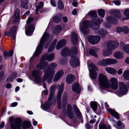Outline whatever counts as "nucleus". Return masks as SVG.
Instances as JSON below:
<instances>
[{"label":"nucleus","mask_w":129,"mask_h":129,"mask_svg":"<svg viewBox=\"0 0 129 129\" xmlns=\"http://www.w3.org/2000/svg\"><path fill=\"white\" fill-rule=\"evenodd\" d=\"M43 72L45 73L44 75L43 78L40 76L42 73V71L39 70H36L33 71L31 73L32 77L35 78L34 81L36 83H42L47 81L48 83H51L52 79L55 73L54 70H48L46 71L45 70L43 71Z\"/></svg>","instance_id":"obj_1"},{"label":"nucleus","mask_w":129,"mask_h":129,"mask_svg":"<svg viewBox=\"0 0 129 129\" xmlns=\"http://www.w3.org/2000/svg\"><path fill=\"white\" fill-rule=\"evenodd\" d=\"M77 49L75 46L72 47L70 51L67 47H65V56L70 55L71 58L70 61V66L75 68L79 66L80 63L78 58L75 56L77 53Z\"/></svg>","instance_id":"obj_2"},{"label":"nucleus","mask_w":129,"mask_h":129,"mask_svg":"<svg viewBox=\"0 0 129 129\" xmlns=\"http://www.w3.org/2000/svg\"><path fill=\"white\" fill-rule=\"evenodd\" d=\"M49 37L50 35L48 33H44L35 52V54L36 56H38L41 52L43 49L44 44L46 42H50L51 40L49 39Z\"/></svg>","instance_id":"obj_3"},{"label":"nucleus","mask_w":129,"mask_h":129,"mask_svg":"<svg viewBox=\"0 0 129 129\" xmlns=\"http://www.w3.org/2000/svg\"><path fill=\"white\" fill-rule=\"evenodd\" d=\"M117 60L115 59L107 58L100 60L98 61V65L103 66H106L108 65L113 64L117 63Z\"/></svg>","instance_id":"obj_4"},{"label":"nucleus","mask_w":129,"mask_h":129,"mask_svg":"<svg viewBox=\"0 0 129 129\" xmlns=\"http://www.w3.org/2000/svg\"><path fill=\"white\" fill-rule=\"evenodd\" d=\"M98 78L99 83L101 85L105 87L109 88L108 80L104 75L102 73L100 74Z\"/></svg>","instance_id":"obj_5"},{"label":"nucleus","mask_w":129,"mask_h":129,"mask_svg":"<svg viewBox=\"0 0 129 129\" xmlns=\"http://www.w3.org/2000/svg\"><path fill=\"white\" fill-rule=\"evenodd\" d=\"M83 26H80V30L81 32L84 35L88 34L89 31V26L90 24V22L85 20L83 22Z\"/></svg>","instance_id":"obj_6"},{"label":"nucleus","mask_w":129,"mask_h":129,"mask_svg":"<svg viewBox=\"0 0 129 129\" xmlns=\"http://www.w3.org/2000/svg\"><path fill=\"white\" fill-rule=\"evenodd\" d=\"M127 89L125 84L122 82L119 83V90L117 92V94L119 96H121L127 93Z\"/></svg>","instance_id":"obj_7"},{"label":"nucleus","mask_w":129,"mask_h":129,"mask_svg":"<svg viewBox=\"0 0 129 129\" xmlns=\"http://www.w3.org/2000/svg\"><path fill=\"white\" fill-rule=\"evenodd\" d=\"M64 84L61 83L57 95V100L58 101V107L59 109H61V94L64 89Z\"/></svg>","instance_id":"obj_8"},{"label":"nucleus","mask_w":129,"mask_h":129,"mask_svg":"<svg viewBox=\"0 0 129 129\" xmlns=\"http://www.w3.org/2000/svg\"><path fill=\"white\" fill-rule=\"evenodd\" d=\"M90 66L92 69L90 70V78L92 79H95L97 77V73L94 70L97 71L98 70V69L95 66L93 63H91Z\"/></svg>","instance_id":"obj_9"},{"label":"nucleus","mask_w":129,"mask_h":129,"mask_svg":"<svg viewBox=\"0 0 129 129\" xmlns=\"http://www.w3.org/2000/svg\"><path fill=\"white\" fill-rule=\"evenodd\" d=\"M109 87H110L112 89L116 90L118 86V81L117 79L114 77L111 78L109 80Z\"/></svg>","instance_id":"obj_10"},{"label":"nucleus","mask_w":129,"mask_h":129,"mask_svg":"<svg viewBox=\"0 0 129 129\" xmlns=\"http://www.w3.org/2000/svg\"><path fill=\"white\" fill-rule=\"evenodd\" d=\"M22 120L20 118H16L14 123H12L11 124V127L12 129H20Z\"/></svg>","instance_id":"obj_11"},{"label":"nucleus","mask_w":129,"mask_h":129,"mask_svg":"<svg viewBox=\"0 0 129 129\" xmlns=\"http://www.w3.org/2000/svg\"><path fill=\"white\" fill-rule=\"evenodd\" d=\"M88 41L92 44H95L99 43L101 37L98 36H88Z\"/></svg>","instance_id":"obj_12"},{"label":"nucleus","mask_w":129,"mask_h":129,"mask_svg":"<svg viewBox=\"0 0 129 129\" xmlns=\"http://www.w3.org/2000/svg\"><path fill=\"white\" fill-rule=\"evenodd\" d=\"M67 115L69 118L71 119H74L76 116L73 112L72 111V106L70 105L67 106Z\"/></svg>","instance_id":"obj_13"},{"label":"nucleus","mask_w":129,"mask_h":129,"mask_svg":"<svg viewBox=\"0 0 129 129\" xmlns=\"http://www.w3.org/2000/svg\"><path fill=\"white\" fill-rule=\"evenodd\" d=\"M54 57V53H52L48 55V53H46L43 56L41 60L45 61L46 59L47 61H50L53 59Z\"/></svg>","instance_id":"obj_14"},{"label":"nucleus","mask_w":129,"mask_h":129,"mask_svg":"<svg viewBox=\"0 0 129 129\" xmlns=\"http://www.w3.org/2000/svg\"><path fill=\"white\" fill-rule=\"evenodd\" d=\"M44 61L42 60L41 59L40 63L36 66V67L38 69L41 70L43 69L48 66V62L47 61L44 62Z\"/></svg>","instance_id":"obj_15"},{"label":"nucleus","mask_w":129,"mask_h":129,"mask_svg":"<svg viewBox=\"0 0 129 129\" xmlns=\"http://www.w3.org/2000/svg\"><path fill=\"white\" fill-rule=\"evenodd\" d=\"M119 43L117 41H111L108 42L107 44V48L110 47L112 50L117 48L118 46Z\"/></svg>","instance_id":"obj_16"},{"label":"nucleus","mask_w":129,"mask_h":129,"mask_svg":"<svg viewBox=\"0 0 129 129\" xmlns=\"http://www.w3.org/2000/svg\"><path fill=\"white\" fill-rule=\"evenodd\" d=\"M63 72L62 70H59L56 74L53 80L54 82L57 81L63 76Z\"/></svg>","instance_id":"obj_17"},{"label":"nucleus","mask_w":129,"mask_h":129,"mask_svg":"<svg viewBox=\"0 0 129 129\" xmlns=\"http://www.w3.org/2000/svg\"><path fill=\"white\" fill-rule=\"evenodd\" d=\"M75 76L72 74L68 75L66 78V82L69 84H71L75 80Z\"/></svg>","instance_id":"obj_18"},{"label":"nucleus","mask_w":129,"mask_h":129,"mask_svg":"<svg viewBox=\"0 0 129 129\" xmlns=\"http://www.w3.org/2000/svg\"><path fill=\"white\" fill-rule=\"evenodd\" d=\"M71 40L73 45H75L77 43L78 38L77 34L75 33H72L71 35Z\"/></svg>","instance_id":"obj_19"},{"label":"nucleus","mask_w":129,"mask_h":129,"mask_svg":"<svg viewBox=\"0 0 129 129\" xmlns=\"http://www.w3.org/2000/svg\"><path fill=\"white\" fill-rule=\"evenodd\" d=\"M116 30L118 32L122 31L125 34H127L129 32V29L126 26H125L123 27H118Z\"/></svg>","instance_id":"obj_20"},{"label":"nucleus","mask_w":129,"mask_h":129,"mask_svg":"<svg viewBox=\"0 0 129 129\" xmlns=\"http://www.w3.org/2000/svg\"><path fill=\"white\" fill-rule=\"evenodd\" d=\"M112 50L110 47L107 48H107L104 49L103 51V54L104 56H108L111 54L112 53Z\"/></svg>","instance_id":"obj_21"},{"label":"nucleus","mask_w":129,"mask_h":129,"mask_svg":"<svg viewBox=\"0 0 129 129\" xmlns=\"http://www.w3.org/2000/svg\"><path fill=\"white\" fill-rule=\"evenodd\" d=\"M20 14V11L18 9H17L15 10L14 17L15 18L14 20V22L15 23H17L20 20L19 15Z\"/></svg>","instance_id":"obj_22"},{"label":"nucleus","mask_w":129,"mask_h":129,"mask_svg":"<svg viewBox=\"0 0 129 129\" xmlns=\"http://www.w3.org/2000/svg\"><path fill=\"white\" fill-rule=\"evenodd\" d=\"M113 56L115 58L118 59H120L123 57V53L120 51L116 52L113 54Z\"/></svg>","instance_id":"obj_23"},{"label":"nucleus","mask_w":129,"mask_h":129,"mask_svg":"<svg viewBox=\"0 0 129 129\" xmlns=\"http://www.w3.org/2000/svg\"><path fill=\"white\" fill-rule=\"evenodd\" d=\"M107 111L112 115L114 116L117 119H119V117L118 113L115 111L111 109H108Z\"/></svg>","instance_id":"obj_24"},{"label":"nucleus","mask_w":129,"mask_h":129,"mask_svg":"<svg viewBox=\"0 0 129 129\" xmlns=\"http://www.w3.org/2000/svg\"><path fill=\"white\" fill-rule=\"evenodd\" d=\"M64 40L63 39L61 40L58 42L56 46V48L58 50L64 46Z\"/></svg>","instance_id":"obj_25"},{"label":"nucleus","mask_w":129,"mask_h":129,"mask_svg":"<svg viewBox=\"0 0 129 129\" xmlns=\"http://www.w3.org/2000/svg\"><path fill=\"white\" fill-rule=\"evenodd\" d=\"M17 75V73L16 72H13L12 73L9 77L7 79V81L9 82L12 81L16 77Z\"/></svg>","instance_id":"obj_26"},{"label":"nucleus","mask_w":129,"mask_h":129,"mask_svg":"<svg viewBox=\"0 0 129 129\" xmlns=\"http://www.w3.org/2000/svg\"><path fill=\"white\" fill-rule=\"evenodd\" d=\"M13 51L11 50L9 52H4V56L6 59H9L13 54Z\"/></svg>","instance_id":"obj_27"},{"label":"nucleus","mask_w":129,"mask_h":129,"mask_svg":"<svg viewBox=\"0 0 129 129\" xmlns=\"http://www.w3.org/2000/svg\"><path fill=\"white\" fill-rule=\"evenodd\" d=\"M62 16L61 13H59L58 15H57L53 17V20L54 22L56 23H58L61 21V19L60 18Z\"/></svg>","instance_id":"obj_28"},{"label":"nucleus","mask_w":129,"mask_h":129,"mask_svg":"<svg viewBox=\"0 0 129 129\" xmlns=\"http://www.w3.org/2000/svg\"><path fill=\"white\" fill-rule=\"evenodd\" d=\"M98 34L101 35V38H104L105 36L107 35L108 32L106 30H104L102 29H100L99 30Z\"/></svg>","instance_id":"obj_29"},{"label":"nucleus","mask_w":129,"mask_h":129,"mask_svg":"<svg viewBox=\"0 0 129 129\" xmlns=\"http://www.w3.org/2000/svg\"><path fill=\"white\" fill-rule=\"evenodd\" d=\"M72 90L73 91L79 93L80 91L79 88V84L77 83L74 84L72 87Z\"/></svg>","instance_id":"obj_30"},{"label":"nucleus","mask_w":129,"mask_h":129,"mask_svg":"<svg viewBox=\"0 0 129 129\" xmlns=\"http://www.w3.org/2000/svg\"><path fill=\"white\" fill-rule=\"evenodd\" d=\"M99 49L96 48H94L90 50L89 51V53L90 54L92 55L94 57H98L96 52L98 51Z\"/></svg>","instance_id":"obj_31"},{"label":"nucleus","mask_w":129,"mask_h":129,"mask_svg":"<svg viewBox=\"0 0 129 129\" xmlns=\"http://www.w3.org/2000/svg\"><path fill=\"white\" fill-rule=\"evenodd\" d=\"M34 27L33 25H30L29 26L28 29L27 30H25L26 34L28 36H30V34L32 33L34 30Z\"/></svg>","instance_id":"obj_32"},{"label":"nucleus","mask_w":129,"mask_h":129,"mask_svg":"<svg viewBox=\"0 0 129 129\" xmlns=\"http://www.w3.org/2000/svg\"><path fill=\"white\" fill-rule=\"evenodd\" d=\"M105 70L107 72L111 74H114L117 72V71L115 69L110 67H107Z\"/></svg>","instance_id":"obj_33"},{"label":"nucleus","mask_w":129,"mask_h":129,"mask_svg":"<svg viewBox=\"0 0 129 129\" xmlns=\"http://www.w3.org/2000/svg\"><path fill=\"white\" fill-rule=\"evenodd\" d=\"M61 29V26L59 25H57L54 28L52 31L53 33L54 34H57L60 31Z\"/></svg>","instance_id":"obj_34"},{"label":"nucleus","mask_w":129,"mask_h":129,"mask_svg":"<svg viewBox=\"0 0 129 129\" xmlns=\"http://www.w3.org/2000/svg\"><path fill=\"white\" fill-rule=\"evenodd\" d=\"M73 107L74 110L77 117L79 118L81 117V115L77 107L75 105H73Z\"/></svg>","instance_id":"obj_35"},{"label":"nucleus","mask_w":129,"mask_h":129,"mask_svg":"<svg viewBox=\"0 0 129 129\" xmlns=\"http://www.w3.org/2000/svg\"><path fill=\"white\" fill-rule=\"evenodd\" d=\"M31 123L29 122L28 121H25L22 125V127L23 129H26L30 127Z\"/></svg>","instance_id":"obj_36"},{"label":"nucleus","mask_w":129,"mask_h":129,"mask_svg":"<svg viewBox=\"0 0 129 129\" xmlns=\"http://www.w3.org/2000/svg\"><path fill=\"white\" fill-rule=\"evenodd\" d=\"M107 20L109 23H116V19L113 17H108L107 18Z\"/></svg>","instance_id":"obj_37"},{"label":"nucleus","mask_w":129,"mask_h":129,"mask_svg":"<svg viewBox=\"0 0 129 129\" xmlns=\"http://www.w3.org/2000/svg\"><path fill=\"white\" fill-rule=\"evenodd\" d=\"M124 78L126 79H129V70H126L124 71L123 74Z\"/></svg>","instance_id":"obj_38"},{"label":"nucleus","mask_w":129,"mask_h":129,"mask_svg":"<svg viewBox=\"0 0 129 129\" xmlns=\"http://www.w3.org/2000/svg\"><path fill=\"white\" fill-rule=\"evenodd\" d=\"M58 8L59 9L62 10L64 9L63 3L61 0H59L58 1Z\"/></svg>","instance_id":"obj_39"},{"label":"nucleus","mask_w":129,"mask_h":129,"mask_svg":"<svg viewBox=\"0 0 129 129\" xmlns=\"http://www.w3.org/2000/svg\"><path fill=\"white\" fill-rule=\"evenodd\" d=\"M90 105L91 108L94 111H96L97 107V103L96 102H91L90 104Z\"/></svg>","instance_id":"obj_40"},{"label":"nucleus","mask_w":129,"mask_h":129,"mask_svg":"<svg viewBox=\"0 0 129 129\" xmlns=\"http://www.w3.org/2000/svg\"><path fill=\"white\" fill-rule=\"evenodd\" d=\"M51 104V102L47 101L43 105V107L44 109H48L50 108Z\"/></svg>","instance_id":"obj_41"},{"label":"nucleus","mask_w":129,"mask_h":129,"mask_svg":"<svg viewBox=\"0 0 129 129\" xmlns=\"http://www.w3.org/2000/svg\"><path fill=\"white\" fill-rule=\"evenodd\" d=\"M44 4L43 3L40 2V3L39 5L36 6V14H38L37 12L39 11V9H41L43 7Z\"/></svg>","instance_id":"obj_42"},{"label":"nucleus","mask_w":129,"mask_h":129,"mask_svg":"<svg viewBox=\"0 0 129 129\" xmlns=\"http://www.w3.org/2000/svg\"><path fill=\"white\" fill-rule=\"evenodd\" d=\"M116 127L118 129H123L124 128V124L120 121L117 122Z\"/></svg>","instance_id":"obj_43"},{"label":"nucleus","mask_w":129,"mask_h":129,"mask_svg":"<svg viewBox=\"0 0 129 129\" xmlns=\"http://www.w3.org/2000/svg\"><path fill=\"white\" fill-rule=\"evenodd\" d=\"M57 66V64L54 62H52L48 66L49 68L51 69H55Z\"/></svg>","instance_id":"obj_44"},{"label":"nucleus","mask_w":129,"mask_h":129,"mask_svg":"<svg viewBox=\"0 0 129 129\" xmlns=\"http://www.w3.org/2000/svg\"><path fill=\"white\" fill-rule=\"evenodd\" d=\"M56 87L55 85H52L50 88V93L54 94Z\"/></svg>","instance_id":"obj_45"},{"label":"nucleus","mask_w":129,"mask_h":129,"mask_svg":"<svg viewBox=\"0 0 129 129\" xmlns=\"http://www.w3.org/2000/svg\"><path fill=\"white\" fill-rule=\"evenodd\" d=\"M98 13L99 15L100 16L102 17H104L105 14V12L103 9H100L98 11Z\"/></svg>","instance_id":"obj_46"},{"label":"nucleus","mask_w":129,"mask_h":129,"mask_svg":"<svg viewBox=\"0 0 129 129\" xmlns=\"http://www.w3.org/2000/svg\"><path fill=\"white\" fill-rule=\"evenodd\" d=\"M123 50L126 53L129 54V44H127L124 46Z\"/></svg>","instance_id":"obj_47"},{"label":"nucleus","mask_w":129,"mask_h":129,"mask_svg":"<svg viewBox=\"0 0 129 129\" xmlns=\"http://www.w3.org/2000/svg\"><path fill=\"white\" fill-rule=\"evenodd\" d=\"M16 26H14L11 28L10 30V33L12 35L16 33Z\"/></svg>","instance_id":"obj_48"},{"label":"nucleus","mask_w":129,"mask_h":129,"mask_svg":"<svg viewBox=\"0 0 129 129\" xmlns=\"http://www.w3.org/2000/svg\"><path fill=\"white\" fill-rule=\"evenodd\" d=\"M28 1H25L22 2L21 4V6L22 7L24 8L26 7L25 9H27V6L28 4Z\"/></svg>","instance_id":"obj_49"},{"label":"nucleus","mask_w":129,"mask_h":129,"mask_svg":"<svg viewBox=\"0 0 129 129\" xmlns=\"http://www.w3.org/2000/svg\"><path fill=\"white\" fill-rule=\"evenodd\" d=\"M88 15L90 16L91 17H95L97 15L96 12L95 11H91L88 13Z\"/></svg>","instance_id":"obj_50"},{"label":"nucleus","mask_w":129,"mask_h":129,"mask_svg":"<svg viewBox=\"0 0 129 129\" xmlns=\"http://www.w3.org/2000/svg\"><path fill=\"white\" fill-rule=\"evenodd\" d=\"M123 14L127 16V18H125V19H129V9H126L124 12Z\"/></svg>","instance_id":"obj_51"},{"label":"nucleus","mask_w":129,"mask_h":129,"mask_svg":"<svg viewBox=\"0 0 129 129\" xmlns=\"http://www.w3.org/2000/svg\"><path fill=\"white\" fill-rule=\"evenodd\" d=\"M99 129H108V128L105 124H103L99 125Z\"/></svg>","instance_id":"obj_52"},{"label":"nucleus","mask_w":129,"mask_h":129,"mask_svg":"<svg viewBox=\"0 0 129 129\" xmlns=\"http://www.w3.org/2000/svg\"><path fill=\"white\" fill-rule=\"evenodd\" d=\"M55 48V47L51 45L49 47L48 49V52H52Z\"/></svg>","instance_id":"obj_53"},{"label":"nucleus","mask_w":129,"mask_h":129,"mask_svg":"<svg viewBox=\"0 0 129 129\" xmlns=\"http://www.w3.org/2000/svg\"><path fill=\"white\" fill-rule=\"evenodd\" d=\"M85 126L87 129H89L93 127V126L91 125L88 123H86Z\"/></svg>","instance_id":"obj_54"},{"label":"nucleus","mask_w":129,"mask_h":129,"mask_svg":"<svg viewBox=\"0 0 129 129\" xmlns=\"http://www.w3.org/2000/svg\"><path fill=\"white\" fill-rule=\"evenodd\" d=\"M34 20L32 17H29L27 21V23L28 24L32 22Z\"/></svg>","instance_id":"obj_55"},{"label":"nucleus","mask_w":129,"mask_h":129,"mask_svg":"<svg viewBox=\"0 0 129 129\" xmlns=\"http://www.w3.org/2000/svg\"><path fill=\"white\" fill-rule=\"evenodd\" d=\"M54 94L50 93V95L48 100V101L51 102V100L52 99L53 97Z\"/></svg>","instance_id":"obj_56"},{"label":"nucleus","mask_w":129,"mask_h":129,"mask_svg":"<svg viewBox=\"0 0 129 129\" xmlns=\"http://www.w3.org/2000/svg\"><path fill=\"white\" fill-rule=\"evenodd\" d=\"M4 77V72L1 71L0 73V78L3 79Z\"/></svg>","instance_id":"obj_57"},{"label":"nucleus","mask_w":129,"mask_h":129,"mask_svg":"<svg viewBox=\"0 0 129 129\" xmlns=\"http://www.w3.org/2000/svg\"><path fill=\"white\" fill-rule=\"evenodd\" d=\"M113 3L115 5L118 6L120 4V3L118 1H113Z\"/></svg>","instance_id":"obj_58"},{"label":"nucleus","mask_w":129,"mask_h":129,"mask_svg":"<svg viewBox=\"0 0 129 129\" xmlns=\"http://www.w3.org/2000/svg\"><path fill=\"white\" fill-rule=\"evenodd\" d=\"M57 39H55L54 40L53 42L52 43V44L51 45L52 46L55 47L56 42H57Z\"/></svg>","instance_id":"obj_59"},{"label":"nucleus","mask_w":129,"mask_h":129,"mask_svg":"<svg viewBox=\"0 0 129 129\" xmlns=\"http://www.w3.org/2000/svg\"><path fill=\"white\" fill-rule=\"evenodd\" d=\"M60 54L62 56H64V49L63 48L61 50Z\"/></svg>","instance_id":"obj_60"},{"label":"nucleus","mask_w":129,"mask_h":129,"mask_svg":"<svg viewBox=\"0 0 129 129\" xmlns=\"http://www.w3.org/2000/svg\"><path fill=\"white\" fill-rule=\"evenodd\" d=\"M61 118L63 120L64 119V113L63 112L62 114H61L60 115Z\"/></svg>","instance_id":"obj_61"},{"label":"nucleus","mask_w":129,"mask_h":129,"mask_svg":"<svg viewBox=\"0 0 129 129\" xmlns=\"http://www.w3.org/2000/svg\"><path fill=\"white\" fill-rule=\"evenodd\" d=\"M91 28L93 29L96 30L99 28V26L97 25H94V26H92Z\"/></svg>","instance_id":"obj_62"},{"label":"nucleus","mask_w":129,"mask_h":129,"mask_svg":"<svg viewBox=\"0 0 129 129\" xmlns=\"http://www.w3.org/2000/svg\"><path fill=\"white\" fill-rule=\"evenodd\" d=\"M51 3L53 6L54 7L56 6V4L53 0H51Z\"/></svg>","instance_id":"obj_63"},{"label":"nucleus","mask_w":129,"mask_h":129,"mask_svg":"<svg viewBox=\"0 0 129 129\" xmlns=\"http://www.w3.org/2000/svg\"><path fill=\"white\" fill-rule=\"evenodd\" d=\"M125 62L126 63L129 64V57H127L125 60Z\"/></svg>","instance_id":"obj_64"}]
</instances>
